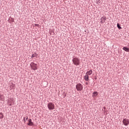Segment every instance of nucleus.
Returning <instances> with one entry per match:
<instances>
[{"label":"nucleus","mask_w":129,"mask_h":129,"mask_svg":"<svg viewBox=\"0 0 129 129\" xmlns=\"http://www.w3.org/2000/svg\"><path fill=\"white\" fill-rule=\"evenodd\" d=\"M107 20V18L106 17H105V16H103V17H102L100 19V23L101 24H103L104 23H105V20Z\"/></svg>","instance_id":"nucleus-7"},{"label":"nucleus","mask_w":129,"mask_h":129,"mask_svg":"<svg viewBox=\"0 0 129 129\" xmlns=\"http://www.w3.org/2000/svg\"><path fill=\"white\" fill-rule=\"evenodd\" d=\"M23 120H24L25 122L26 121V118L25 117H24Z\"/></svg>","instance_id":"nucleus-16"},{"label":"nucleus","mask_w":129,"mask_h":129,"mask_svg":"<svg viewBox=\"0 0 129 129\" xmlns=\"http://www.w3.org/2000/svg\"><path fill=\"white\" fill-rule=\"evenodd\" d=\"M10 105L11 106V105H12V104H10Z\"/></svg>","instance_id":"nucleus-19"},{"label":"nucleus","mask_w":129,"mask_h":129,"mask_svg":"<svg viewBox=\"0 0 129 129\" xmlns=\"http://www.w3.org/2000/svg\"><path fill=\"white\" fill-rule=\"evenodd\" d=\"M28 121V123H27V125H29V126H33V125H34V122L32 121V119H29Z\"/></svg>","instance_id":"nucleus-6"},{"label":"nucleus","mask_w":129,"mask_h":129,"mask_svg":"<svg viewBox=\"0 0 129 129\" xmlns=\"http://www.w3.org/2000/svg\"><path fill=\"white\" fill-rule=\"evenodd\" d=\"M0 118H4V114H3V113L2 112H0Z\"/></svg>","instance_id":"nucleus-14"},{"label":"nucleus","mask_w":129,"mask_h":129,"mask_svg":"<svg viewBox=\"0 0 129 129\" xmlns=\"http://www.w3.org/2000/svg\"><path fill=\"white\" fill-rule=\"evenodd\" d=\"M28 116H27L26 118V120H28Z\"/></svg>","instance_id":"nucleus-17"},{"label":"nucleus","mask_w":129,"mask_h":129,"mask_svg":"<svg viewBox=\"0 0 129 129\" xmlns=\"http://www.w3.org/2000/svg\"><path fill=\"white\" fill-rule=\"evenodd\" d=\"M122 123L125 126H127L129 124V119L127 118H124L122 120Z\"/></svg>","instance_id":"nucleus-5"},{"label":"nucleus","mask_w":129,"mask_h":129,"mask_svg":"<svg viewBox=\"0 0 129 129\" xmlns=\"http://www.w3.org/2000/svg\"><path fill=\"white\" fill-rule=\"evenodd\" d=\"M73 64L76 66H78L80 65V59L77 57L73 58L72 59Z\"/></svg>","instance_id":"nucleus-1"},{"label":"nucleus","mask_w":129,"mask_h":129,"mask_svg":"<svg viewBox=\"0 0 129 129\" xmlns=\"http://www.w3.org/2000/svg\"><path fill=\"white\" fill-rule=\"evenodd\" d=\"M84 79L85 80V81H89V76H88V75H86L84 76Z\"/></svg>","instance_id":"nucleus-8"},{"label":"nucleus","mask_w":129,"mask_h":129,"mask_svg":"<svg viewBox=\"0 0 129 129\" xmlns=\"http://www.w3.org/2000/svg\"><path fill=\"white\" fill-rule=\"evenodd\" d=\"M30 67H31V69L32 70H37L38 69V64L36 63H35L34 62H31L30 64Z\"/></svg>","instance_id":"nucleus-4"},{"label":"nucleus","mask_w":129,"mask_h":129,"mask_svg":"<svg viewBox=\"0 0 129 129\" xmlns=\"http://www.w3.org/2000/svg\"><path fill=\"white\" fill-rule=\"evenodd\" d=\"M122 49L123 50V51H125V52H129V47H126V46H124L122 48Z\"/></svg>","instance_id":"nucleus-10"},{"label":"nucleus","mask_w":129,"mask_h":129,"mask_svg":"<svg viewBox=\"0 0 129 129\" xmlns=\"http://www.w3.org/2000/svg\"><path fill=\"white\" fill-rule=\"evenodd\" d=\"M98 95V93L97 91H95L93 93L92 97L94 98Z\"/></svg>","instance_id":"nucleus-9"},{"label":"nucleus","mask_w":129,"mask_h":129,"mask_svg":"<svg viewBox=\"0 0 129 129\" xmlns=\"http://www.w3.org/2000/svg\"><path fill=\"white\" fill-rule=\"evenodd\" d=\"M117 27L118 29H119V30H121L122 29L121 26H120V24H119V23L117 24Z\"/></svg>","instance_id":"nucleus-13"},{"label":"nucleus","mask_w":129,"mask_h":129,"mask_svg":"<svg viewBox=\"0 0 129 129\" xmlns=\"http://www.w3.org/2000/svg\"><path fill=\"white\" fill-rule=\"evenodd\" d=\"M77 91H82L83 90V85L81 83H78L76 86Z\"/></svg>","instance_id":"nucleus-2"},{"label":"nucleus","mask_w":129,"mask_h":129,"mask_svg":"<svg viewBox=\"0 0 129 129\" xmlns=\"http://www.w3.org/2000/svg\"><path fill=\"white\" fill-rule=\"evenodd\" d=\"M38 56V54L36 52H34L33 54H32L31 58H35Z\"/></svg>","instance_id":"nucleus-11"},{"label":"nucleus","mask_w":129,"mask_h":129,"mask_svg":"<svg viewBox=\"0 0 129 129\" xmlns=\"http://www.w3.org/2000/svg\"><path fill=\"white\" fill-rule=\"evenodd\" d=\"M86 85H88V83H87V82L86 83Z\"/></svg>","instance_id":"nucleus-18"},{"label":"nucleus","mask_w":129,"mask_h":129,"mask_svg":"<svg viewBox=\"0 0 129 129\" xmlns=\"http://www.w3.org/2000/svg\"><path fill=\"white\" fill-rule=\"evenodd\" d=\"M34 26H35L36 27H39V24H35Z\"/></svg>","instance_id":"nucleus-15"},{"label":"nucleus","mask_w":129,"mask_h":129,"mask_svg":"<svg viewBox=\"0 0 129 129\" xmlns=\"http://www.w3.org/2000/svg\"><path fill=\"white\" fill-rule=\"evenodd\" d=\"M47 107L49 110H53L55 109V105L52 102H49L47 105Z\"/></svg>","instance_id":"nucleus-3"},{"label":"nucleus","mask_w":129,"mask_h":129,"mask_svg":"<svg viewBox=\"0 0 129 129\" xmlns=\"http://www.w3.org/2000/svg\"><path fill=\"white\" fill-rule=\"evenodd\" d=\"M9 22H10V20H9Z\"/></svg>","instance_id":"nucleus-20"},{"label":"nucleus","mask_w":129,"mask_h":129,"mask_svg":"<svg viewBox=\"0 0 129 129\" xmlns=\"http://www.w3.org/2000/svg\"><path fill=\"white\" fill-rule=\"evenodd\" d=\"M92 74V70H90L86 72V75H91Z\"/></svg>","instance_id":"nucleus-12"}]
</instances>
